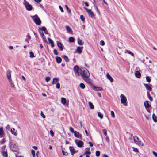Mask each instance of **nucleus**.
I'll list each match as a JSON object with an SVG mask.
<instances>
[{"mask_svg":"<svg viewBox=\"0 0 157 157\" xmlns=\"http://www.w3.org/2000/svg\"><path fill=\"white\" fill-rule=\"evenodd\" d=\"M135 76L138 78H140L141 77V75L140 73L138 71H136L135 73Z\"/></svg>","mask_w":157,"mask_h":157,"instance_id":"obj_18","label":"nucleus"},{"mask_svg":"<svg viewBox=\"0 0 157 157\" xmlns=\"http://www.w3.org/2000/svg\"><path fill=\"white\" fill-rule=\"evenodd\" d=\"M83 48V47L79 46L77 48L76 50V52L80 54L82 53Z\"/></svg>","mask_w":157,"mask_h":157,"instance_id":"obj_15","label":"nucleus"},{"mask_svg":"<svg viewBox=\"0 0 157 157\" xmlns=\"http://www.w3.org/2000/svg\"><path fill=\"white\" fill-rule=\"evenodd\" d=\"M75 39L72 37H71L69 38V41L70 42H73L75 41Z\"/></svg>","mask_w":157,"mask_h":157,"instance_id":"obj_33","label":"nucleus"},{"mask_svg":"<svg viewBox=\"0 0 157 157\" xmlns=\"http://www.w3.org/2000/svg\"><path fill=\"white\" fill-rule=\"evenodd\" d=\"M124 52L125 53H128V54H130L132 56H134V54L130 51L128 50H125Z\"/></svg>","mask_w":157,"mask_h":157,"instance_id":"obj_20","label":"nucleus"},{"mask_svg":"<svg viewBox=\"0 0 157 157\" xmlns=\"http://www.w3.org/2000/svg\"><path fill=\"white\" fill-rule=\"evenodd\" d=\"M100 44L102 46H103L105 45V42L103 40H101L100 43Z\"/></svg>","mask_w":157,"mask_h":157,"instance_id":"obj_55","label":"nucleus"},{"mask_svg":"<svg viewBox=\"0 0 157 157\" xmlns=\"http://www.w3.org/2000/svg\"><path fill=\"white\" fill-rule=\"evenodd\" d=\"M10 149L13 152H16L18 150L17 146L15 144H12L11 145Z\"/></svg>","mask_w":157,"mask_h":157,"instance_id":"obj_9","label":"nucleus"},{"mask_svg":"<svg viewBox=\"0 0 157 157\" xmlns=\"http://www.w3.org/2000/svg\"><path fill=\"white\" fill-rule=\"evenodd\" d=\"M133 138L135 142L137 144L140 146L144 145L142 143L141 141L139 140L138 138L136 136H133Z\"/></svg>","mask_w":157,"mask_h":157,"instance_id":"obj_5","label":"nucleus"},{"mask_svg":"<svg viewBox=\"0 0 157 157\" xmlns=\"http://www.w3.org/2000/svg\"><path fill=\"white\" fill-rule=\"evenodd\" d=\"M4 131L2 128H0V137H2V135Z\"/></svg>","mask_w":157,"mask_h":157,"instance_id":"obj_31","label":"nucleus"},{"mask_svg":"<svg viewBox=\"0 0 157 157\" xmlns=\"http://www.w3.org/2000/svg\"><path fill=\"white\" fill-rule=\"evenodd\" d=\"M31 17L33 19L34 22L37 25H40L41 24V21L40 18L37 15L31 16Z\"/></svg>","mask_w":157,"mask_h":157,"instance_id":"obj_3","label":"nucleus"},{"mask_svg":"<svg viewBox=\"0 0 157 157\" xmlns=\"http://www.w3.org/2000/svg\"><path fill=\"white\" fill-rule=\"evenodd\" d=\"M80 18L82 21H84L85 20V18L83 15H81L80 16Z\"/></svg>","mask_w":157,"mask_h":157,"instance_id":"obj_54","label":"nucleus"},{"mask_svg":"<svg viewBox=\"0 0 157 157\" xmlns=\"http://www.w3.org/2000/svg\"><path fill=\"white\" fill-rule=\"evenodd\" d=\"M88 104L89 106L90 107L91 109H93L94 108V106L93 105V104L91 102H88Z\"/></svg>","mask_w":157,"mask_h":157,"instance_id":"obj_30","label":"nucleus"},{"mask_svg":"<svg viewBox=\"0 0 157 157\" xmlns=\"http://www.w3.org/2000/svg\"><path fill=\"white\" fill-rule=\"evenodd\" d=\"M5 142V140L4 138H3L2 140L0 141V143L1 144H3Z\"/></svg>","mask_w":157,"mask_h":157,"instance_id":"obj_46","label":"nucleus"},{"mask_svg":"<svg viewBox=\"0 0 157 157\" xmlns=\"http://www.w3.org/2000/svg\"><path fill=\"white\" fill-rule=\"evenodd\" d=\"M42 36V37L43 39L44 40L45 42H46V37L45 36H44V34H43V32H42V33L41 34Z\"/></svg>","mask_w":157,"mask_h":157,"instance_id":"obj_44","label":"nucleus"},{"mask_svg":"<svg viewBox=\"0 0 157 157\" xmlns=\"http://www.w3.org/2000/svg\"><path fill=\"white\" fill-rule=\"evenodd\" d=\"M103 132L104 134L106 136H107V130L106 129H104L103 130Z\"/></svg>","mask_w":157,"mask_h":157,"instance_id":"obj_53","label":"nucleus"},{"mask_svg":"<svg viewBox=\"0 0 157 157\" xmlns=\"http://www.w3.org/2000/svg\"><path fill=\"white\" fill-rule=\"evenodd\" d=\"M55 59L57 63H60L61 62L62 59L60 57L57 56L56 57Z\"/></svg>","mask_w":157,"mask_h":157,"instance_id":"obj_21","label":"nucleus"},{"mask_svg":"<svg viewBox=\"0 0 157 157\" xmlns=\"http://www.w3.org/2000/svg\"><path fill=\"white\" fill-rule=\"evenodd\" d=\"M120 98L121 103L123 104L124 105H126L125 104L127 101L126 98L124 95L122 94L121 95Z\"/></svg>","mask_w":157,"mask_h":157,"instance_id":"obj_6","label":"nucleus"},{"mask_svg":"<svg viewBox=\"0 0 157 157\" xmlns=\"http://www.w3.org/2000/svg\"><path fill=\"white\" fill-rule=\"evenodd\" d=\"M152 153H153V154L155 157H156L157 156V153L156 152H155L154 151H153Z\"/></svg>","mask_w":157,"mask_h":157,"instance_id":"obj_63","label":"nucleus"},{"mask_svg":"<svg viewBox=\"0 0 157 157\" xmlns=\"http://www.w3.org/2000/svg\"><path fill=\"white\" fill-rule=\"evenodd\" d=\"M94 90L95 91H102L103 89L100 87H96L94 86Z\"/></svg>","mask_w":157,"mask_h":157,"instance_id":"obj_24","label":"nucleus"},{"mask_svg":"<svg viewBox=\"0 0 157 157\" xmlns=\"http://www.w3.org/2000/svg\"><path fill=\"white\" fill-rule=\"evenodd\" d=\"M144 105L145 108L146 109L147 111L149 112V111L147 110V109L149 108L150 107L151 105H149L148 101H146L144 102Z\"/></svg>","mask_w":157,"mask_h":157,"instance_id":"obj_16","label":"nucleus"},{"mask_svg":"<svg viewBox=\"0 0 157 157\" xmlns=\"http://www.w3.org/2000/svg\"><path fill=\"white\" fill-rule=\"evenodd\" d=\"M56 87L57 89H59L60 88V84L59 83L57 82L56 83Z\"/></svg>","mask_w":157,"mask_h":157,"instance_id":"obj_47","label":"nucleus"},{"mask_svg":"<svg viewBox=\"0 0 157 157\" xmlns=\"http://www.w3.org/2000/svg\"><path fill=\"white\" fill-rule=\"evenodd\" d=\"M17 130H15V129L14 128H13L11 130V133L15 136L17 135Z\"/></svg>","mask_w":157,"mask_h":157,"instance_id":"obj_19","label":"nucleus"},{"mask_svg":"<svg viewBox=\"0 0 157 157\" xmlns=\"http://www.w3.org/2000/svg\"><path fill=\"white\" fill-rule=\"evenodd\" d=\"M62 152L63 155L66 156L68 155V153L66 152H65L63 150H62Z\"/></svg>","mask_w":157,"mask_h":157,"instance_id":"obj_45","label":"nucleus"},{"mask_svg":"<svg viewBox=\"0 0 157 157\" xmlns=\"http://www.w3.org/2000/svg\"><path fill=\"white\" fill-rule=\"evenodd\" d=\"M133 149V151H134L135 152H139L137 148H136L134 147H132Z\"/></svg>","mask_w":157,"mask_h":157,"instance_id":"obj_59","label":"nucleus"},{"mask_svg":"<svg viewBox=\"0 0 157 157\" xmlns=\"http://www.w3.org/2000/svg\"><path fill=\"white\" fill-rule=\"evenodd\" d=\"M34 0L35 2H36L37 3H39L41 1V0Z\"/></svg>","mask_w":157,"mask_h":157,"instance_id":"obj_61","label":"nucleus"},{"mask_svg":"<svg viewBox=\"0 0 157 157\" xmlns=\"http://www.w3.org/2000/svg\"><path fill=\"white\" fill-rule=\"evenodd\" d=\"M6 128L8 130H9L10 129V127L9 125H7L6 126Z\"/></svg>","mask_w":157,"mask_h":157,"instance_id":"obj_60","label":"nucleus"},{"mask_svg":"<svg viewBox=\"0 0 157 157\" xmlns=\"http://www.w3.org/2000/svg\"><path fill=\"white\" fill-rule=\"evenodd\" d=\"M75 136L78 138H79L81 139H82V135L79 133L78 132H77L76 131H75V132L74 133Z\"/></svg>","mask_w":157,"mask_h":157,"instance_id":"obj_12","label":"nucleus"},{"mask_svg":"<svg viewBox=\"0 0 157 157\" xmlns=\"http://www.w3.org/2000/svg\"><path fill=\"white\" fill-rule=\"evenodd\" d=\"M105 139H106V141L108 143H109V140L108 136H106V137L105 138Z\"/></svg>","mask_w":157,"mask_h":157,"instance_id":"obj_58","label":"nucleus"},{"mask_svg":"<svg viewBox=\"0 0 157 157\" xmlns=\"http://www.w3.org/2000/svg\"><path fill=\"white\" fill-rule=\"evenodd\" d=\"M31 152L32 155L33 157H35V151L34 150L32 149L31 150Z\"/></svg>","mask_w":157,"mask_h":157,"instance_id":"obj_37","label":"nucleus"},{"mask_svg":"<svg viewBox=\"0 0 157 157\" xmlns=\"http://www.w3.org/2000/svg\"><path fill=\"white\" fill-rule=\"evenodd\" d=\"M6 76L9 82L11 85V86L14 88L15 85L14 84L13 81L11 78V71L10 70H9L6 72Z\"/></svg>","mask_w":157,"mask_h":157,"instance_id":"obj_2","label":"nucleus"},{"mask_svg":"<svg viewBox=\"0 0 157 157\" xmlns=\"http://www.w3.org/2000/svg\"><path fill=\"white\" fill-rule=\"evenodd\" d=\"M62 57L63 58V59L66 62H68L69 61V59L67 56L65 55H63V56Z\"/></svg>","mask_w":157,"mask_h":157,"instance_id":"obj_27","label":"nucleus"},{"mask_svg":"<svg viewBox=\"0 0 157 157\" xmlns=\"http://www.w3.org/2000/svg\"><path fill=\"white\" fill-rule=\"evenodd\" d=\"M23 4L25 6L27 10L31 11L32 10L33 7L32 5L30 4L26 0H24Z\"/></svg>","mask_w":157,"mask_h":157,"instance_id":"obj_4","label":"nucleus"},{"mask_svg":"<svg viewBox=\"0 0 157 157\" xmlns=\"http://www.w3.org/2000/svg\"><path fill=\"white\" fill-rule=\"evenodd\" d=\"M39 29L40 30H42V31H44L45 32L46 30V29L45 27H42L41 28H39Z\"/></svg>","mask_w":157,"mask_h":157,"instance_id":"obj_41","label":"nucleus"},{"mask_svg":"<svg viewBox=\"0 0 157 157\" xmlns=\"http://www.w3.org/2000/svg\"><path fill=\"white\" fill-rule=\"evenodd\" d=\"M95 155L96 156L99 157L100 155V152L98 151H96Z\"/></svg>","mask_w":157,"mask_h":157,"instance_id":"obj_42","label":"nucleus"},{"mask_svg":"<svg viewBox=\"0 0 157 157\" xmlns=\"http://www.w3.org/2000/svg\"><path fill=\"white\" fill-rule=\"evenodd\" d=\"M66 28L67 31L69 33H70L71 32H72L71 28L69 26H66Z\"/></svg>","mask_w":157,"mask_h":157,"instance_id":"obj_29","label":"nucleus"},{"mask_svg":"<svg viewBox=\"0 0 157 157\" xmlns=\"http://www.w3.org/2000/svg\"><path fill=\"white\" fill-rule=\"evenodd\" d=\"M98 116L101 119H102L103 118V116L101 113L100 112H98Z\"/></svg>","mask_w":157,"mask_h":157,"instance_id":"obj_35","label":"nucleus"},{"mask_svg":"<svg viewBox=\"0 0 157 157\" xmlns=\"http://www.w3.org/2000/svg\"><path fill=\"white\" fill-rule=\"evenodd\" d=\"M79 86L82 89H84L85 88V85L82 83H80Z\"/></svg>","mask_w":157,"mask_h":157,"instance_id":"obj_39","label":"nucleus"},{"mask_svg":"<svg viewBox=\"0 0 157 157\" xmlns=\"http://www.w3.org/2000/svg\"><path fill=\"white\" fill-rule=\"evenodd\" d=\"M80 75L83 78L89 77L90 76V73L88 70L85 68H81Z\"/></svg>","mask_w":157,"mask_h":157,"instance_id":"obj_1","label":"nucleus"},{"mask_svg":"<svg viewBox=\"0 0 157 157\" xmlns=\"http://www.w3.org/2000/svg\"><path fill=\"white\" fill-rule=\"evenodd\" d=\"M85 9L86 10L89 15L91 17V18H93L94 16V14L90 9H89L87 8H85Z\"/></svg>","mask_w":157,"mask_h":157,"instance_id":"obj_8","label":"nucleus"},{"mask_svg":"<svg viewBox=\"0 0 157 157\" xmlns=\"http://www.w3.org/2000/svg\"><path fill=\"white\" fill-rule=\"evenodd\" d=\"M69 129L70 131L72 133H74L75 132V131H74V129L72 127H70L69 128Z\"/></svg>","mask_w":157,"mask_h":157,"instance_id":"obj_38","label":"nucleus"},{"mask_svg":"<svg viewBox=\"0 0 157 157\" xmlns=\"http://www.w3.org/2000/svg\"><path fill=\"white\" fill-rule=\"evenodd\" d=\"M83 79L87 82L89 84L92 83V81L91 79L90 78H89V77L85 78H83Z\"/></svg>","mask_w":157,"mask_h":157,"instance_id":"obj_17","label":"nucleus"},{"mask_svg":"<svg viewBox=\"0 0 157 157\" xmlns=\"http://www.w3.org/2000/svg\"><path fill=\"white\" fill-rule=\"evenodd\" d=\"M59 7L61 11L62 12H63V8L61 7V6H59Z\"/></svg>","mask_w":157,"mask_h":157,"instance_id":"obj_62","label":"nucleus"},{"mask_svg":"<svg viewBox=\"0 0 157 157\" xmlns=\"http://www.w3.org/2000/svg\"><path fill=\"white\" fill-rule=\"evenodd\" d=\"M106 76L108 78V79L111 82H113V79L111 76L109 75V73L107 74L106 75Z\"/></svg>","mask_w":157,"mask_h":157,"instance_id":"obj_22","label":"nucleus"},{"mask_svg":"<svg viewBox=\"0 0 157 157\" xmlns=\"http://www.w3.org/2000/svg\"><path fill=\"white\" fill-rule=\"evenodd\" d=\"M65 6L67 10H68V12L69 13H71V10L69 9L68 7L67 6V5H65Z\"/></svg>","mask_w":157,"mask_h":157,"instance_id":"obj_48","label":"nucleus"},{"mask_svg":"<svg viewBox=\"0 0 157 157\" xmlns=\"http://www.w3.org/2000/svg\"><path fill=\"white\" fill-rule=\"evenodd\" d=\"M50 134L52 137H53L54 136V132L52 130L50 131Z\"/></svg>","mask_w":157,"mask_h":157,"instance_id":"obj_52","label":"nucleus"},{"mask_svg":"<svg viewBox=\"0 0 157 157\" xmlns=\"http://www.w3.org/2000/svg\"><path fill=\"white\" fill-rule=\"evenodd\" d=\"M2 155L4 157H7L8 156V154L7 153V152L6 151H2Z\"/></svg>","mask_w":157,"mask_h":157,"instance_id":"obj_34","label":"nucleus"},{"mask_svg":"<svg viewBox=\"0 0 157 157\" xmlns=\"http://www.w3.org/2000/svg\"><path fill=\"white\" fill-rule=\"evenodd\" d=\"M50 77H47L45 78V80L47 82H48L50 80Z\"/></svg>","mask_w":157,"mask_h":157,"instance_id":"obj_49","label":"nucleus"},{"mask_svg":"<svg viewBox=\"0 0 157 157\" xmlns=\"http://www.w3.org/2000/svg\"><path fill=\"white\" fill-rule=\"evenodd\" d=\"M29 56L31 58H33L35 57L34 53L32 51L29 52Z\"/></svg>","mask_w":157,"mask_h":157,"instance_id":"obj_36","label":"nucleus"},{"mask_svg":"<svg viewBox=\"0 0 157 157\" xmlns=\"http://www.w3.org/2000/svg\"><path fill=\"white\" fill-rule=\"evenodd\" d=\"M144 85L146 87L147 90H149L150 91L151 90L152 88L150 86L151 85L150 84H147L144 83Z\"/></svg>","mask_w":157,"mask_h":157,"instance_id":"obj_13","label":"nucleus"},{"mask_svg":"<svg viewBox=\"0 0 157 157\" xmlns=\"http://www.w3.org/2000/svg\"><path fill=\"white\" fill-rule=\"evenodd\" d=\"M147 95L148 98L149 99L150 101H153V98L150 95L149 93L148 92H147Z\"/></svg>","mask_w":157,"mask_h":157,"instance_id":"obj_25","label":"nucleus"},{"mask_svg":"<svg viewBox=\"0 0 157 157\" xmlns=\"http://www.w3.org/2000/svg\"><path fill=\"white\" fill-rule=\"evenodd\" d=\"M59 78H53L52 83L53 84H56V83L57 82L59 81Z\"/></svg>","mask_w":157,"mask_h":157,"instance_id":"obj_23","label":"nucleus"},{"mask_svg":"<svg viewBox=\"0 0 157 157\" xmlns=\"http://www.w3.org/2000/svg\"><path fill=\"white\" fill-rule=\"evenodd\" d=\"M66 99L64 98H61V102L63 104H65L66 102Z\"/></svg>","mask_w":157,"mask_h":157,"instance_id":"obj_28","label":"nucleus"},{"mask_svg":"<svg viewBox=\"0 0 157 157\" xmlns=\"http://www.w3.org/2000/svg\"><path fill=\"white\" fill-rule=\"evenodd\" d=\"M53 52H54V53L56 55H58V53L57 52V50L56 49H54V50H53Z\"/></svg>","mask_w":157,"mask_h":157,"instance_id":"obj_51","label":"nucleus"},{"mask_svg":"<svg viewBox=\"0 0 157 157\" xmlns=\"http://www.w3.org/2000/svg\"><path fill=\"white\" fill-rule=\"evenodd\" d=\"M152 118L154 122H157L156 117L154 114H153L152 115Z\"/></svg>","mask_w":157,"mask_h":157,"instance_id":"obj_32","label":"nucleus"},{"mask_svg":"<svg viewBox=\"0 0 157 157\" xmlns=\"http://www.w3.org/2000/svg\"><path fill=\"white\" fill-rule=\"evenodd\" d=\"M48 40L49 42V43H50L51 44L54 42L50 38H48Z\"/></svg>","mask_w":157,"mask_h":157,"instance_id":"obj_50","label":"nucleus"},{"mask_svg":"<svg viewBox=\"0 0 157 157\" xmlns=\"http://www.w3.org/2000/svg\"><path fill=\"white\" fill-rule=\"evenodd\" d=\"M146 81L149 82H151V79L150 77L148 76H147L146 77Z\"/></svg>","mask_w":157,"mask_h":157,"instance_id":"obj_40","label":"nucleus"},{"mask_svg":"<svg viewBox=\"0 0 157 157\" xmlns=\"http://www.w3.org/2000/svg\"><path fill=\"white\" fill-rule=\"evenodd\" d=\"M57 45L59 48L60 50V51H62L63 49V46L62 44L60 43L59 42V41H57Z\"/></svg>","mask_w":157,"mask_h":157,"instance_id":"obj_14","label":"nucleus"},{"mask_svg":"<svg viewBox=\"0 0 157 157\" xmlns=\"http://www.w3.org/2000/svg\"><path fill=\"white\" fill-rule=\"evenodd\" d=\"M77 40L78 43L79 45H82L83 44V42L79 38H78Z\"/></svg>","mask_w":157,"mask_h":157,"instance_id":"obj_26","label":"nucleus"},{"mask_svg":"<svg viewBox=\"0 0 157 157\" xmlns=\"http://www.w3.org/2000/svg\"><path fill=\"white\" fill-rule=\"evenodd\" d=\"M69 148L71 154L72 155H73L74 154L76 153L78 151H75L73 146H70Z\"/></svg>","mask_w":157,"mask_h":157,"instance_id":"obj_11","label":"nucleus"},{"mask_svg":"<svg viewBox=\"0 0 157 157\" xmlns=\"http://www.w3.org/2000/svg\"><path fill=\"white\" fill-rule=\"evenodd\" d=\"M77 146L79 147H81L83 145V142L81 140H79L78 142L77 140H75Z\"/></svg>","mask_w":157,"mask_h":157,"instance_id":"obj_10","label":"nucleus"},{"mask_svg":"<svg viewBox=\"0 0 157 157\" xmlns=\"http://www.w3.org/2000/svg\"><path fill=\"white\" fill-rule=\"evenodd\" d=\"M73 69L74 72L75 73L76 75L78 76H79V74L78 71L79 70V68L78 66L77 65H75Z\"/></svg>","mask_w":157,"mask_h":157,"instance_id":"obj_7","label":"nucleus"},{"mask_svg":"<svg viewBox=\"0 0 157 157\" xmlns=\"http://www.w3.org/2000/svg\"><path fill=\"white\" fill-rule=\"evenodd\" d=\"M111 113L112 117H115L114 113L113 111H111Z\"/></svg>","mask_w":157,"mask_h":157,"instance_id":"obj_56","label":"nucleus"},{"mask_svg":"<svg viewBox=\"0 0 157 157\" xmlns=\"http://www.w3.org/2000/svg\"><path fill=\"white\" fill-rule=\"evenodd\" d=\"M40 115L44 118H45V116L44 114L43 113L42 111H41Z\"/></svg>","mask_w":157,"mask_h":157,"instance_id":"obj_57","label":"nucleus"},{"mask_svg":"<svg viewBox=\"0 0 157 157\" xmlns=\"http://www.w3.org/2000/svg\"><path fill=\"white\" fill-rule=\"evenodd\" d=\"M89 143L90 144V147H92L93 146V144L92 143H91V142H89Z\"/></svg>","mask_w":157,"mask_h":157,"instance_id":"obj_64","label":"nucleus"},{"mask_svg":"<svg viewBox=\"0 0 157 157\" xmlns=\"http://www.w3.org/2000/svg\"><path fill=\"white\" fill-rule=\"evenodd\" d=\"M91 154V152L90 151H86L84 153L83 155H90Z\"/></svg>","mask_w":157,"mask_h":157,"instance_id":"obj_43","label":"nucleus"}]
</instances>
